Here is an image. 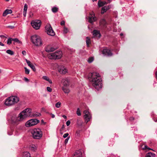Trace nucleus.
Masks as SVG:
<instances>
[{
    "label": "nucleus",
    "instance_id": "1",
    "mask_svg": "<svg viewBox=\"0 0 157 157\" xmlns=\"http://www.w3.org/2000/svg\"><path fill=\"white\" fill-rule=\"evenodd\" d=\"M88 78L93 86L98 90L101 86V79L100 75L96 72L89 73L88 75Z\"/></svg>",
    "mask_w": 157,
    "mask_h": 157
},
{
    "label": "nucleus",
    "instance_id": "2",
    "mask_svg": "<svg viewBox=\"0 0 157 157\" xmlns=\"http://www.w3.org/2000/svg\"><path fill=\"white\" fill-rule=\"evenodd\" d=\"M31 112V109L30 108L25 109L19 114V116L15 118L14 120L12 118V122L16 124H17V122L18 121H22L24 119L29 116Z\"/></svg>",
    "mask_w": 157,
    "mask_h": 157
},
{
    "label": "nucleus",
    "instance_id": "3",
    "mask_svg": "<svg viewBox=\"0 0 157 157\" xmlns=\"http://www.w3.org/2000/svg\"><path fill=\"white\" fill-rule=\"evenodd\" d=\"M19 100V98L17 96H10L6 99L5 104L6 105L11 106L17 103Z\"/></svg>",
    "mask_w": 157,
    "mask_h": 157
},
{
    "label": "nucleus",
    "instance_id": "4",
    "mask_svg": "<svg viewBox=\"0 0 157 157\" xmlns=\"http://www.w3.org/2000/svg\"><path fill=\"white\" fill-rule=\"evenodd\" d=\"M62 56V52L60 50L54 52L49 53L47 55L48 58L51 59H56L61 58Z\"/></svg>",
    "mask_w": 157,
    "mask_h": 157
},
{
    "label": "nucleus",
    "instance_id": "5",
    "mask_svg": "<svg viewBox=\"0 0 157 157\" xmlns=\"http://www.w3.org/2000/svg\"><path fill=\"white\" fill-rule=\"evenodd\" d=\"M33 138L36 139H40L42 136V132L39 128H35L31 131Z\"/></svg>",
    "mask_w": 157,
    "mask_h": 157
},
{
    "label": "nucleus",
    "instance_id": "6",
    "mask_svg": "<svg viewBox=\"0 0 157 157\" xmlns=\"http://www.w3.org/2000/svg\"><path fill=\"white\" fill-rule=\"evenodd\" d=\"M32 42L36 46H39L42 44V42L40 36L35 35L31 37Z\"/></svg>",
    "mask_w": 157,
    "mask_h": 157
},
{
    "label": "nucleus",
    "instance_id": "7",
    "mask_svg": "<svg viewBox=\"0 0 157 157\" xmlns=\"http://www.w3.org/2000/svg\"><path fill=\"white\" fill-rule=\"evenodd\" d=\"M13 41V44L14 45L16 46L17 48H19L18 47H19L22 45V42L20 41L17 38H9L7 42V44L10 45L11 44L12 42Z\"/></svg>",
    "mask_w": 157,
    "mask_h": 157
},
{
    "label": "nucleus",
    "instance_id": "8",
    "mask_svg": "<svg viewBox=\"0 0 157 157\" xmlns=\"http://www.w3.org/2000/svg\"><path fill=\"white\" fill-rule=\"evenodd\" d=\"M40 122L39 120L35 119H32L29 120L25 123V126L27 127H30Z\"/></svg>",
    "mask_w": 157,
    "mask_h": 157
},
{
    "label": "nucleus",
    "instance_id": "9",
    "mask_svg": "<svg viewBox=\"0 0 157 157\" xmlns=\"http://www.w3.org/2000/svg\"><path fill=\"white\" fill-rule=\"evenodd\" d=\"M47 33L50 36H54L55 33L50 25H47L45 27Z\"/></svg>",
    "mask_w": 157,
    "mask_h": 157
},
{
    "label": "nucleus",
    "instance_id": "10",
    "mask_svg": "<svg viewBox=\"0 0 157 157\" xmlns=\"http://www.w3.org/2000/svg\"><path fill=\"white\" fill-rule=\"evenodd\" d=\"M41 21L39 20H36L34 21H33L31 22V25L33 28L36 29H39L40 26Z\"/></svg>",
    "mask_w": 157,
    "mask_h": 157
},
{
    "label": "nucleus",
    "instance_id": "11",
    "mask_svg": "<svg viewBox=\"0 0 157 157\" xmlns=\"http://www.w3.org/2000/svg\"><path fill=\"white\" fill-rule=\"evenodd\" d=\"M84 113L85 114V119L86 121V123H87L89 121H90V119L91 117V115L89 111L87 110H84Z\"/></svg>",
    "mask_w": 157,
    "mask_h": 157
},
{
    "label": "nucleus",
    "instance_id": "12",
    "mask_svg": "<svg viewBox=\"0 0 157 157\" xmlns=\"http://www.w3.org/2000/svg\"><path fill=\"white\" fill-rule=\"evenodd\" d=\"M59 72L62 74H65L67 72V69L63 66H60L58 67Z\"/></svg>",
    "mask_w": 157,
    "mask_h": 157
},
{
    "label": "nucleus",
    "instance_id": "13",
    "mask_svg": "<svg viewBox=\"0 0 157 157\" xmlns=\"http://www.w3.org/2000/svg\"><path fill=\"white\" fill-rule=\"evenodd\" d=\"M102 54L105 56H111L112 55L111 50H102L101 51Z\"/></svg>",
    "mask_w": 157,
    "mask_h": 157
},
{
    "label": "nucleus",
    "instance_id": "14",
    "mask_svg": "<svg viewBox=\"0 0 157 157\" xmlns=\"http://www.w3.org/2000/svg\"><path fill=\"white\" fill-rule=\"evenodd\" d=\"M82 153L80 150H76L75 152L72 157H82Z\"/></svg>",
    "mask_w": 157,
    "mask_h": 157
},
{
    "label": "nucleus",
    "instance_id": "15",
    "mask_svg": "<svg viewBox=\"0 0 157 157\" xmlns=\"http://www.w3.org/2000/svg\"><path fill=\"white\" fill-rule=\"evenodd\" d=\"M93 35L95 36L97 38H99L101 36V34L100 31L96 30H94L93 31Z\"/></svg>",
    "mask_w": 157,
    "mask_h": 157
},
{
    "label": "nucleus",
    "instance_id": "16",
    "mask_svg": "<svg viewBox=\"0 0 157 157\" xmlns=\"http://www.w3.org/2000/svg\"><path fill=\"white\" fill-rule=\"evenodd\" d=\"M110 8H111V6H104L101 8V13L102 14H104V13L107 10H109Z\"/></svg>",
    "mask_w": 157,
    "mask_h": 157
},
{
    "label": "nucleus",
    "instance_id": "17",
    "mask_svg": "<svg viewBox=\"0 0 157 157\" xmlns=\"http://www.w3.org/2000/svg\"><path fill=\"white\" fill-rule=\"evenodd\" d=\"M12 13V11L11 9H6L4 12L3 13V16L5 17L8 14L11 13Z\"/></svg>",
    "mask_w": 157,
    "mask_h": 157
},
{
    "label": "nucleus",
    "instance_id": "18",
    "mask_svg": "<svg viewBox=\"0 0 157 157\" xmlns=\"http://www.w3.org/2000/svg\"><path fill=\"white\" fill-rule=\"evenodd\" d=\"M88 22L91 23L95 21L96 20L95 17H88Z\"/></svg>",
    "mask_w": 157,
    "mask_h": 157
},
{
    "label": "nucleus",
    "instance_id": "19",
    "mask_svg": "<svg viewBox=\"0 0 157 157\" xmlns=\"http://www.w3.org/2000/svg\"><path fill=\"white\" fill-rule=\"evenodd\" d=\"M100 25L103 27H105L106 24V22L104 19H101L100 21Z\"/></svg>",
    "mask_w": 157,
    "mask_h": 157
},
{
    "label": "nucleus",
    "instance_id": "20",
    "mask_svg": "<svg viewBox=\"0 0 157 157\" xmlns=\"http://www.w3.org/2000/svg\"><path fill=\"white\" fill-rule=\"evenodd\" d=\"M155 154L150 152L146 154L145 157H155Z\"/></svg>",
    "mask_w": 157,
    "mask_h": 157
},
{
    "label": "nucleus",
    "instance_id": "21",
    "mask_svg": "<svg viewBox=\"0 0 157 157\" xmlns=\"http://www.w3.org/2000/svg\"><path fill=\"white\" fill-rule=\"evenodd\" d=\"M23 157H31L30 154L28 152H24L23 153Z\"/></svg>",
    "mask_w": 157,
    "mask_h": 157
},
{
    "label": "nucleus",
    "instance_id": "22",
    "mask_svg": "<svg viewBox=\"0 0 157 157\" xmlns=\"http://www.w3.org/2000/svg\"><path fill=\"white\" fill-rule=\"evenodd\" d=\"M82 121L81 119H78L77 120L76 123L79 126H81L82 124Z\"/></svg>",
    "mask_w": 157,
    "mask_h": 157
},
{
    "label": "nucleus",
    "instance_id": "23",
    "mask_svg": "<svg viewBox=\"0 0 157 157\" xmlns=\"http://www.w3.org/2000/svg\"><path fill=\"white\" fill-rule=\"evenodd\" d=\"M86 42L87 46L88 47L91 43L90 39L89 37H86Z\"/></svg>",
    "mask_w": 157,
    "mask_h": 157
},
{
    "label": "nucleus",
    "instance_id": "24",
    "mask_svg": "<svg viewBox=\"0 0 157 157\" xmlns=\"http://www.w3.org/2000/svg\"><path fill=\"white\" fill-rule=\"evenodd\" d=\"M58 8L56 7H54L52 9V11L54 13L57 12L58 11Z\"/></svg>",
    "mask_w": 157,
    "mask_h": 157
},
{
    "label": "nucleus",
    "instance_id": "25",
    "mask_svg": "<svg viewBox=\"0 0 157 157\" xmlns=\"http://www.w3.org/2000/svg\"><path fill=\"white\" fill-rule=\"evenodd\" d=\"M6 52L11 55H13L14 54L13 52L11 51V50H7Z\"/></svg>",
    "mask_w": 157,
    "mask_h": 157
},
{
    "label": "nucleus",
    "instance_id": "26",
    "mask_svg": "<svg viewBox=\"0 0 157 157\" xmlns=\"http://www.w3.org/2000/svg\"><path fill=\"white\" fill-rule=\"evenodd\" d=\"M98 6L99 7H102L104 6V4H103L102 1H101V0L98 1Z\"/></svg>",
    "mask_w": 157,
    "mask_h": 157
},
{
    "label": "nucleus",
    "instance_id": "27",
    "mask_svg": "<svg viewBox=\"0 0 157 157\" xmlns=\"http://www.w3.org/2000/svg\"><path fill=\"white\" fill-rule=\"evenodd\" d=\"M65 81L63 82V84L64 86H67L69 85V80L65 79Z\"/></svg>",
    "mask_w": 157,
    "mask_h": 157
},
{
    "label": "nucleus",
    "instance_id": "28",
    "mask_svg": "<svg viewBox=\"0 0 157 157\" xmlns=\"http://www.w3.org/2000/svg\"><path fill=\"white\" fill-rule=\"evenodd\" d=\"M63 90L65 93L68 94L70 92L69 90L63 87Z\"/></svg>",
    "mask_w": 157,
    "mask_h": 157
},
{
    "label": "nucleus",
    "instance_id": "29",
    "mask_svg": "<svg viewBox=\"0 0 157 157\" xmlns=\"http://www.w3.org/2000/svg\"><path fill=\"white\" fill-rule=\"evenodd\" d=\"M94 59L93 57H90L88 58L87 61L89 63H91L94 60Z\"/></svg>",
    "mask_w": 157,
    "mask_h": 157
},
{
    "label": "nucleus",
    "instance_id": "30",
    "mask_svg": "<svg viewBox=\"0 0 157 157\" xmlns=\"http://www.w3.org/2000/svg\"><path fill=\"white\" fill-rule=\"evenodd\" d=\"M76 114L78 116H80L81 115V113L80 111L79 108H78L77 109V110L76 111Z\"/></svg>",
    "mask_w": 157,
    "mask_h": 157
},
{
    "label": "nucleus",
    "instance_id": "31",
    "mask_svg": "<svg viewBox=\"0 0 157 157\" xmlns=\"http://www.w3.org/2000/svg\"><path fill=\"white\" fill-rule=\"evenodd\" d=\"M80 130H78L76 131L75 136H80Z\"/></svg>",
    "mask_w": 157,
    "mask_h": 157
},
{
    "label": "nucleus",
    "instance_id": "32",
    "mask_svg": "<svg viewBox=\"0 0 157 157\" xmlns=\"http://www.w3.org/2000/svg\"><path fill=\"white\" fill-rule=\"evenodd\" d=\"M33 70V71H36V69L35 67L32 64L30 66H29Z\"/></svg>",
    "mask_w": 157,
    "mask_h": 157
},
{
    "label": "nucleus",
    "instance_id": "33",
    "mask_svg": "<svg viewBox=\"0 0 157 157\" xmlns=\"http://www.w3.org/2000/svg\"><path fill=\"white\" fill-rule=\"evenodd\" d=\"M28 8V6L26 4H25L23 11L26 12Z\"/></svg>",
    "mask_w": 157,
    "mask_h": 157
},
{
    "label": "nucleus",
    "instance_id": "34",
    "mask_svg": "<svg viewBox=\"0 0 157 157\" xmlns=\"http://www.w3.org/2000/svg\"><path fill=\"white\" fill-rule=\"evenodd\" d=\"M25 60L27 63L28 65L29 66H30V65L32 64V63H31V62L30 61L28 60L27 59H25Z\"/></svg>",
    "mask_w": 157,
    "mask_h": 157
},
{
    "label": "nucleus",
    "instance_id": "35",
    "mask_svg": "<svg viewBox=\"0 0 157 157\" xmlns=\"http://www.w3.org/2000/svg\"><path fill=\"white\" fill-rule=\"evenodd\" d=\"M61 104V103L58 102L56 104V107L57 108H59Z\"/></svg>",
    "mask_w": 157,
    "mask_h": 157
},
{
    "label": "nucleus",
    "instance_id": "36",
    "mask_svg": "<svg viewBox=\"0 0 157 157\" xmlns=\"http://www.w3.org/2000/svg\"><path fill=\"white\" fill-rule=\"evenodd\" d=\"M24 68L25 69V73L27 74H29V70L26 67H25Z\"/></svg>",
    "mask_w": 157,
    "mask_h": 157
},
{
    "label": "nucleus",
    "instance_id": "37",
    "mask_svg": "<svg viewBox=\"0 0 157 157\" xmlns=\"http://www.w3.org/2000/svg\"><path fill=\"white\" fill-rule=\"evenodd\" d=\"M42 78L44 79L45 80L47 81H48V80L49 79V78L47 76H43L42 77Z\"/></svg>",
    "mask_w": 157,
    "mask_h": 157
},
{
    "label": "nucleus",
    "instance_id": "38",
    "mask_svg": "<svg viewBox=\"0 0 157 157\" xmlns=\"http://www.w3.org/2000/svg\"><path fill=\"white\" fill-rule=\"evenodd\" d=\"M70 136H68L67 138H66L65 140V141H64V143L65 144H66L68 142V140H69V139H70Z\"/></svg>",
    "mask_w": 157,
    "mask_h": 157
},
{
    "label": "nucleus",
    "instance_id": "39",
    "mask_svg": "<svg viewBox=\"0 0 157 157\" xmlns=\"http://www.w3.org/2000/svg\"><path fill=\"white\" fill-rule=\"evenodd\" d=\"M47 90L49 92H51L52 91V89L49 87H47Z\"/></svg>",
    "mask_w": 157,
    "mask_h": 157
},
{
    "label": "nucleus",
    "instance_id": "40",
    "mask_svg": "<svg viewBox=\"0 0 157 157\" xmlns=\"http://www.w3.org/2000/svg\"><path fill=\"white\" fill-rule=\"evenodd\" d=\"M90 16L89 17H95V14L93 11L92 12L90 13Z\"/></svg>",
    "mask_w": 157,
    "mask_h": 157
},
{
    "label": "nucleus",
    "instance_id": "41",
    "mask_svg": "<svg viewBox=\"0 0 157 157\" xmlns=\"http://www.w3.org/2000/svg\"><path fill=\"white\" fill-rule=\"evenodd\" d=\"M69 135V134L67 133H65L63 136V137L64 138H66L67 137H68V136Z\"/></svg>",
    "mask_w": 157,
    "mask_h": 157
},
{
    "label": "nucleus",
    "instance_id": "42",
    "mask_svg": "<svg viewBox=\"0 0 157 157\" xmlns=\"http://www.w3.org/2000/svg\"><path fill=\"white\" fill-rule=\"evenodd\" d=\"M6 28H10L11 29H13L14 28V26H7L6 27Z\"/></svg>",
    "mask_w": 157,
    "mask_h": 157
},
{
    "label": "nucleus",
    "instance_id": "43",
    "mask_svg": "<svg viewBox=\"0 0 157 157\" xmlns=\"http://www.w3.org/2000/svg\"><path fill=\"white\" fill-rule=\"evenodd\" d=\"M68 29L67 28L64 27V30H63V31H64V32L66 33H67V32H68Z\"/></svg>",
    "mask_w": 157,
    "mask_h": 157
},
{
    "label": "nucleus",
    "instance_id": "44",
    "mask_svg": "<svg viewBox=\"0 0 157 157\" xmlns=\"http://www.w3.org/2000/svg\"><path fill=\"white\" fill-rule=\"evenodd\" d=\"M144 149H148L149 150H153L151 148H150L147 145H145L144 148H143Z\"/></svg>",
    "mask_w": 157,
    "mask_h": 157
},
{
    "label": "nucleus",
    "instance_id": "45",
    "mask_svg": "<svg viewBox=\"0 0 157 157\" xmlns=\"http://www.w3.org/2000/svg\"><path fill=\"white\" fill-rule=\"evenodd\" d=\"M40 115V114L39 113H36V114H33V116L34 117H37V116H39Z\"/></svg>",
    "mask_w": 157,
    "mask_h": 157
},
{
    "label": "nucleus",
    "instance_id": "46",
    "mask_svg": "<svg viewBox=\"0 0 157 157\" xmlns=\"http://www.w3.org/2000/svg\"><path fill=\"white\" fill-rule=\"evenodd\" d=\"M70 123H71V122H70V121H69V120L67 121L66 123L67 125V126H69L70 124Z\"/></svg>",
    "mask_w": 157,
    "mask_h": 157
},
{
    "label": "nucleus",
    "instance_id": "47",
    "mask_svg": "<svg viewBox=\"0 0 157 157\" xmlns=\"http://www.w3.org/2000/svg\"><path fill=\"white\" fill-rule=\"evenodd\" d=\"M135 118L133 117H131L129 118V120L130 121H133L134 120Z\"/></svg>",
    "mask_w": 157,
    "mask_h": 157
},
{
    "label": "nucleus",
    "instance_id": "48",
    "mask_svg": "<svg viewBox=\"0 0 157 157\" xmlns=\"http://www.w3.org/2000/svg\"><path fill=\"white\" fill-rule=\"evenodd\" d=\"M65 24V21H62L60 22V25H63Z\"/></svg>",
    "mask_w": 157,
    "mask_h": 157
},
{
    "label": "nucleus",
    "instance_id": "49",
    "mask_svg": "<svg viewBox=\"0 0 157 157\" xmlns=\"http://www.w3.org/2000/svg\"><path fill=\"white\" fill-rule=\"evenodd\" d=\"M46 52H52L53 51L52 50H45Z\"/></svg>",
    "mask_w": 157,
    "mask_h": 157
},
{
    "label": "nucleus",
    "instance_id": "50",
    "mask_svg": "<svg viewBox=\"0 0 157 157\" xmlns=\"http://www.w3.org/2000/svg\"><path fill=\"white\" fill-rule=\"evenodd\" d=\"M22 54L24 56L26 55V52L25 51H22Z\"/></svg>",
    "mask_w": 157,
    "mask_h": 157
},
{
    "label": "nucleus",
    "instance_id": "51",
    "mask_svg": "<svg viewBox=\"0 0 157 157\" xmlns=\"http://www.w3.org/2000/svg\"><path fill=\"white\" fill-rule=\"evenodd\" d=\"M48 48H49L50 49H57L58 48L51 47H49Z\"/></svg>",
    "mask_w": 157,
    "mask_h": 157
},
{
    "label": "nucleus",
    "instance_id": "52",
    "mask_svg": "<svg viewBox=\"0 0 157 157\" xmlns=\"http://www.w3.org/2000/svg\"><path fill=\"white\" fill-rule=\"evenodd\" d=\"M102 2H103V4H104V5H106L108 3L105 1H102Z\"/></svg>",
    "mask_w": 157,
    "mask_h": 157
},
{
    "label": "nucleus",
    "instance_id": "53",
    "mask_svg": "<svg viewBox=\"0 0 157 157\" xmlns=\"http://www.w3.org/2000/svg\"><path fill=\"white\" fill-rule=\"evenodd\" d=\"M26 12L23 11V15L24 17H25L26 16Z\"/></svg>",
    "mask_w": 157,
    "mask_h": 157
},
{
    "label": "nucleus",
    "instance_id": "54",
    "mask_svg": "<svg viewBox=\"0 0 157 157\" xmlns=\"http://www.w3.org/2000/svg\"><path fill=\"white\" fill-rule=\"evenodd\" d=\"M48 82L49 83H50V84H52V81L50 79H49L48 80Z\"/></svg>",
    "mask_w": 157,
    "mask_h": 157
},
{
    "label": "nucleus",
    "instance_id": "55",
    "mask_svg": "<svg viewBox=\"0 0 157 157\" xmlns=\"http://www.w3.org/2000/svg\"><path fill=\"white\" fill-rule=\"evenodd\" d=\"M2 38H6V37L4 36H3V35H1L0 36Z\"/></svg>",
    "mask_w": 157,
    "mask_h": 157
},
{
    "label": "nucleus",
    "instance_id": "56",
    "mask_svg": "<svg viewBox=\"0 0 157 157\" xmlns=\"http://www.w3.org/2000/svg\"><path fill=\"white\" fill-rule=\"evenodd\" d=\"M62 117L64 118V119H66L67 118V116L65 115H63Z\"/></svg>",
    "mask_w": 157,
    "mask_h": 157
},
{
    "label": "nucleus",
    "instance_id": "57",
    "mask_svg": "<svg viewBox=\"0 0 157 157\" xmlns=\"http://www.w3.org/2000/svg\"><path fill=\"white\" fill-rule=\"evenodd\" d=\"M55 117V115L54 114H52V118H54Z\"/></svg>",
    "mask_w": 157,
    "mask_h": 157
},
{
    "label": "nucleus",
    "instance_id": "58",
    "mask_svg": "<svg viewBox=\"0 0 157 157\" xmlns=\"http://www.w3.org/2000/svg\"><path fill=\"white\" fill-rule=\"evenodd\" d=\"M0 45L3 46L4 45V44H2V42H0Z\"/></svg>",
    "mask_w": 157,
    "mask_h": 157
},
{
    "label": "nucleus",
    "instance_id": "59",
    "mask_svg": "<svg viewBox=\"0 0 157 157\" xmlns=\"http://www.w3.org/2000/svg\"><path fill=\"white\" fill-rule=\"evenodd\" d=\"M25 79L26 81H29V79L27 78H25Z\"/></svg>",
    "mask_w": 157,
    "mask_h": 157
},
{
    "label": "nucleus",
    "instance_id": "60",
    "mask_svg": "<svg viewBox=\"0 0 157 157\" xmlns=\"http://www.w3.org/2000/svg\"><path fill=\"white\" fill-rule=\"evenodd\" d=\"M111 0H108V2H107L108 3H109L110 2H111Z\"/></svg>",
    "mask_w": 157,
    "mask_h": 157
},
{
    "label": "nucleus",
    "instance_id": "61",
    "mask_svg": "<svg viewBox=\"0 0 157 157\" xmlns=\"http://www.w3.org/2000/svg\"><path fill=\"white\" fill-rule=\"evenodd\" d=\"M64 128V125H63L62 127V129H63Z\"/></svg>",
    "mask_w": 157,
    "mask_h": 157
},
{
    "label": "nucleus",
    "instance_id": "62",
    "mask_svg": "<svg viewBox=\"0 0 157 157\" xmlns=\"http://www.w3.org/2000/svg\"><path fill=\"white\" fill-rule=\"evenodd\" d=\"M120 35L121 36H122L123 35V34L122 33H121Z\"/></svg>",
    "mask_w": 157,
    "mask_h": 157
},
{
    "label": "nucleus",
    "instance_id": "63",
    "mask_svg": "<svg viewBox=\"0 0 157 157\" xmlns=\"http://www.w3.org/2000/svg\"><path fill=\"white\" fill-rule=\"evenodd\" d=\"M41 121L42 123H44V121L43 120H41Z\"/></svg>",
    "mask_w": 157,
    "mask_h": 157
},
{
    "label": "nucleus",
    "instance_id": "64",
    "mask_svg": "<svg viewBox=\"0 0 157 157\" xmlns=\"http://www.w3.org/2000/svg\"><path fill=\"white\" fill-rule=\"evenodd\" d=\"M154 121H155V122L157 121V119L156 120H154Z\"/></svg>",
    "mask_w": 157,
    "mask_h": 157
}]
</instances>
